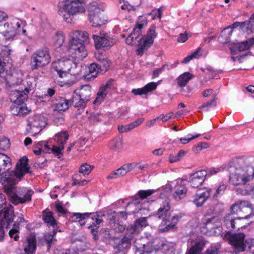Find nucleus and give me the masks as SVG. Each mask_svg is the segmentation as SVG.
<instances>
[{"instance_id":"nucleus-1","label":"nucleus","mask_w":254,"mask_h":254,"mask_svg":"<svg viewBox=\"0 0 254 254\" xmlns=\"http://www.w3.org/2000/svg\"><path fill=\"white\" fill-rule=\"evenodd\" d=\"M250 158L247 156L234 157L228 165L224 164L218 168H211L209 171L202 169L196 171L190 175L200 173L202 175H212L221 172H227L230 175H254V167L250 165Z\"/></svg>"},{"instance_id":"nucleus-2","label":"nucleus","mask_w":254,"mask_h":254,"mask_svg":"<svg viewBox=\"0 0 254 254\" xmlns=\"http://www.w3.org/2000/svg\"><path fill=\"white\" fill-rule=\"evenodd\" d=\"M23 176H0V183L10 201L14 205L24 203L31 200L34 191L27 188H17L15 185Z\"/></svg>"},{"instance_id":"nucleus-3","label":"nucleus","mask_w":254,"mask_h":254,"mask_svg":"<svg viewBox=\"0 0 254 254\" xmlns=\"http://www.w3.org/2000/svg\"><path fill=\"white\" fill-rule=\"evenodd\" d=\"M144 26V23L137 24L132 32L126 39V43L129 45L132 46L136 44V41L139 43L140 46L138 50L139 55L142 54L145 49L151 46L153 43L154 38L156 37V27L153 25L150 27L146 36L138 39L139 36L142 35L141 30Z\"/></svg>"},{"instance_id":"nucleus-4","label":"nucleus","mask_w":254,"mask_h":254,"mask_svg":"<svg viewBox=\"0 0 254 254\" xmlns=\"http://www.w3.org/2000/svg\"><path fill=\"white\" fill-rule=\"evenodd\" d=\"M71 39L69 41L67 49L70 52L74 51L75 57L83 60L87 56L84 43H89V34L86 31L76 30L70 33Z\"/></svg>"},{"instance_id":"nucleus-5","label":"nucleus","mask_w":254,"mask_h":254,"mask_svg":"<svg viewBox=\"0 0 254 254\" xmlns=\"http://www.w3.org/2000/svg\"><path fill=\"white\" fill-rule=\"evenodd\" d=\"M170 206L168 201L162 202V205L158 209L153 218L161 219L162 222L159 225V231L164 232L174 228L179 220L182 218L181 213L170 215Z\"/></svg>"},{"instance_id":"nucleus-6","label":"nucleus","mask_w":254,"mask_h":254,"mask_svg":"<svg viewBox=\"0 0 254 254\" xmlns=\"http://www.w3.org/2000/svg\"><path fill=\"white\" fill-rule=\"evenodd\" d=\"M25 90L26 93L22 90H15L10 93V100L13 102L10 107V111L14 115L21 116L28 114L30 111L24 104L25 101L28 98L29 90L27 88Z\"/></svg>"},{"instance_id":"nucleus-7","label":"nucleus","mask_w":254,"mask_h":254,"mask_svg":"<svg viewBox=\"0 0 254 254\" xmlns=\"http://www.w3.org/2000/svg\"><path fill=\"white\" fill-rule=\"evenodd\" d=\"M83 0H65L59 5V14L67 23L71 21V16L79 12L85 11L82 6Z\"/></svg>"},{"instance_id":"nucleus-8","label":"nucleus","mask_w":254,"mask_h":254,"mask_svg":"<svg viewBox=\"0 0 254 254\" xmlns=\"http://www.w3.org/2000/svg\"><path fill=\"white\" fill-rule=\"evenodd\" d=\"M13 207L11 205L6 206V200L4 194L0 193V240L4 236L3 228H7L13 221Z\"/></svg>"},{"instance_id":"nucleus-9","label":"nucleus","mask_w":254,"mask_h":254,"mask_svg":"<svg viewBox=\"0 0 254 254\" xmlns=\"http://www.w3.org/2000/svg\"><path fill=\"white\" fill-rule=\"evenodd\" d=\"M51 61V56L48 48H43L34 52L30 58V66L32 70L47 65Z\"/></svg>"},{"instance_id":"nucleus-10","label":"nucleus","mask_w":254,"mask_h":254,"mask_svg":"<svg viewBox=\"0 0 254 254\" xmlns=\"http://www.w3.org/2000/svg\"><path fill=\"white\" fill-rule=\"evenodd\" d=\"M89 11V20L93 26L98 27L105 24L106 20L102 8L93 5L90 6Z\"/></svg>"},{"instance_id":"nucleus-11","label":"nucleus","mask_w":254,"mask_h":254,"mask_svg":"<svg viewBox=\"0 0 254 254\" xmlns=\"http://www.w3.org/2000/svg\"><path fill=\"white\" fill-rule=\"evenodd\" d=\"M253 212L252 204L247 201H239L231 206V213L240 216H245L247 215L250 216Z\"/></svg>"},{"instance_id":"nucleus-12","label":"nucleus","mask_w":254,"mask_h":254,"mask_svg":"<svg viewBox=\"0 0 254 254\" xmlns=\"http://www.w3.org/2000/svg\"><path fill=\"white\" fill-rule=\"evenodd\" d=\"M250 218L249 215L245 216H240L238 218H233L230 214H226L224 217V221L227 228L229 229H234L240 228L245 227L247 222H244L245 220Z\"/></svg>"},{"instance_id":"nucleus-13","label":"nucleus","mask_w":254,"mask_h":254,"mask_svg":"<svg viewBox=\"0 0 254 254\" xmlns=\"http://www.w3.org/2000/svg\"><path fill=\"white\" fill-rule=\"evenodd\" d=\"M72 64V60H59L53 63V67L57 72L60 77H63L69 73L70 66Z\"/></svg>"},{"instance_id":"nucleus-14","label":"nucleus","mask_w":254,"mask_h":254,"mask_svg":"<svg viewBox=\"0 0 254 254\" xmlns=\"http://www.w3.org/2000/svg\"><path fill=\"white\" fill-rule=\"evenodd\" d=\"M92 38L96 49L111 47L115 43L112 38L105 33H100V35L93 34Z\"/></svg>"},{"instance_id":"nucleus-15","label":"nucleus","mask_w":254,"mask_h":254,"mask_svg":"<svg viewBox=\"0 0 254 254\" xmlns=\"http://www.w3.org/2000/svg\"><path fill=\"white\" fill-rule=\"evenodd\" d=\"M28 160V157L26 156L21 157L16 163L14 170L9 172V175H25L31 173Z\"/></svg>"},{"instance_id":"nucleus-16","label":"nucleus","mask_w":254,"mask_h":254,"mask_svg":"<svg viewBox=\"0 0 254 254\" xmlns=\"http://www.w3.org/2000/svg\"><path fill=\"white\" fill-rule=\"evenodd\" d=\"M245 235L243 233H237L233 235L230 238V243L234 247L236 252L245 251L247 241L245 242Z\"/></svg>"},{"instance_id":"nucleus-17","label":"nucleus","mask_w":254,"mask_h":254,"mask_svg":"<svg viewBox=\"0 0 254 254\" xmlns=\"http://www.w3.org/2000/svg\"><path fill=\"white\" fill-rule=\"evenodd\" d=\"M205 243V241L201 237L191 236L188 240V246L190 247L189 249L200 254L203 250Z\"/></svg>"},{"instance_id":"nucleus-18","label":"nucleus","mask_w":254,"mask_h":254,"mask_svg":"<svg viewBox=\"0 0 254 254\" xmlns=\"http://www.w3.org/2000/svg\"><path fill=\"white\" fill-rule=\"evenodd\" d=\"M157 241L154 243L148 242L146 244L139 243L138 241L135 242V246L136 247L137 251L140 254H148L153 252H157L159 249L156 245Z\"/></svg>"},{"instance_id":"nucleus-19","label":"nucleus","mask_w":254,"mask_h":254,"mask_svg":"<svg viewBox=\"0 0 254 254\" xmlns=\"http://www.w3.org/2000/svg\"><path fill=\"white\" fill-rule=\"evenodd\" d=\"M154 215L152 217H141L136 220L133 225H130L128 226L127 228V231L128 233H130L131 235L139 233L142 228L148 225L147 219L148 218H153Z\"/></svg>"},{"instance_id":"nucleus-20","label":"nucleus","mask_w":254,"mask_h":254,"mask_svg":"<svg viewBox=\"0 0 254 254\" xmlns=\"http://www.w3.org/2000/svg\"><path fill=\"white\" fill-rule=\"evenodd\" d=\"M253 176H230V181L234 186H241L247 189V183L252 180Z\"/></svg>"},{"instance_id":"nucleus-21","label":"nucleus","mask_w":254,"mask_h":254,"mask_svg":"<svg viewBox=\"0 0 254 254\" xmlns=\"http://www.w3.org/2000/svg\"><path fill=\"white\" fill-rule=\"evenodd\" d=\"M114 80L111 79L107 82L106 84L100 88L99 91L97 94V97L93 103H100L106 97L109 90L112 88Z\"/></svg>"},{"instance_id":"nucleus-22","label":"nucleus","mask_w":254,"mask_h":254,"mask_svg":"<svg viewBox=\"0 0 254 254\" xmlns=\"http://www.w3.org/2000/svg\"><path fill=\"white\" fill-rule=\"evenodd\" d=\"M211 190L207 189L203 192H197L194 195L193 202L197 206H201L209 197Z\"/></svg>"},{"instance_id":"nucleus-23","label":"nucleus","mask_w":254,"mask_h":254,"mask_svg":"<svg viewBox=\"0 0 254 254\" xmlns=\"http://www.w3.org/2000/svg\"><path fill=\"white\" fill-rule=\"evenodd\" d=\"M36 248V240L35 235H31L26 238L24 251L26 254H33Z\"/></svg>"},{"instance_id":"nucleus-24","label":"nucleus","mask_w":254,"mask_h":254,"mask_svg":"<svg viewBox=\"0 0 254 254\" xmlns=\"http://www.w3.org/2000/svg\"><path fill=\"white\" fill-rule=\"evenodd\" d=\"M10 158L6 155L0 153V175L8 172L11 166Z\"/></svg>"},{"instance_id":"nucleus-25","label":"nucleus","mask_w":254,"mask_h":254,"mask_svg":"<svg viewBox=\"0 0 254 254\" xmlns=\"http://www.w3.org/2000/svg\"><path fill=\"white\" fill-rule=\"evenodd\" d=\"M77 95L84 101L86 104L90 100L91 95V87L89 85L81 86Z\"/></svg>"},{"instance_id":"nucleus-26","label":"nucleus","mask_w":254,"mask_h":254,"mask_svg":"<svg viewBox=\"0 0 254 254\" xmlns=\"http://www.w3.org/2000/svg\"><path fill=\"white\" fill-rule=\"evenodd\" d=\"M157 86L156 83L152 82L146 84L142 88L134 89L132 90V93L135 95H146L148 92L155 90Z\"/></svg>"},{"instance_id":"nucleus-27","label":"nucleus","mask_w":254,"mask_h":254,"mask_svg":"<svg viewBox=\"0 0 254 254\" xmlns=\"http://www.w3.org/2000/svg\"><path fill=\"white\" fill-rule=\"evenodd\" d=\"M159 249L164 254H174L175 244L171 242L163 243V242H157L156 245Z\"/></svg>"},{"instance_id":"nucleus-28","label":"nucleus","mask_w":254,"mask_h":254,"mask_svg":"<svg viewBox=\"0 0 254 254\" xmlns=\"http://www.w3.org/2000/svg\"><path fill=\"white\" fill-rule=\"evenodd\" d=\"M6 28L4 34V37L6 40L10 41L13 39V37L16 35L17 30L14 27L12 24L6 22L4 25Z\"/></svg>"},{"instance_id":"nucleus-29","label":"nucleus","mask_w":254,"mask_h":254,"mask_svg":"<svg viewBox=\"0 0 254 254\" xmlns=\"http://www.w3.org/2000/svg\"><path fill=\"white\" fill-rule=\"evenodd\" d=\"M76 90L74 92L72 98L69 99V105L73 106L74 107H81L84 108L86 104L82 99L77 95L76 92Z\"/></svg>"},{"instance_id":"nucleus-30","label":"nucleus","mask_w":254,"mask_h":254,"mask_svg":"<svg viewBox=\"0 0 254 254\" xmlns=\"http://www.w3.org/2000/svg\"><path fill=\"white\" fill-rule=\"evenodd\" d=\"M132 238L131 235H125L118 243V248L119 250L124 251L129 249L131 246Z\"/></svg>"},{"instance_id":"nucleus-31","label":"nucleus","mask_w":254,"mask_h":254,"mask_svg":"<svg viewBox=\"0 0 254 254\" xmlns=\"http://www.w3.org/2000/svg\"><path fill=\"white\" fill-rule=\"evenodd\" d=\"M69 101L68 99L65 98H61L58 103H56L53 106V111L58 112L61 111H65L68 109L69 107Z\"/></svg>"},{"instance_id":"nucleus-32","label":"nucleus","mask_w":254,"mask_h":254,"mask_svg":"<svg viewBox=\"0 0 254 254\" xmlns=\"http://www.w3.org/2000/svg\"><path fill=\"white\" fill-rule=\"evenodd\" d=\"M88 70L89 73L86 75L85 78L90 80H93L99 73L102 72L97 64L94 63L90 64Z\"/></svg>"},{"instance_id":"nucleus-33","label":"nucleus","mask_w":254,"mask_h":254,"mask_svg":"<svg viewBox=\"0 0 254 254\" xmlns=\"http://www.w3.org/2000/svg\"><path fill=\"white\" fill-rule=\"evenodd\" d=\"M91 213H74L71 218L73 221L78 222L80 225H85L86 222L89 221Z\"/></svg>"},{"instance_id":"nucleus-34","label":"nucleus","mask_w":254,"mask_h":254,"mask_svg":"<svg viewBox=\"0 0 254 254\" xmlns=\"http://www.w3.org/2000/svg\"><path fill=\"white\" fill-rule=\"evenodd\" d=\"M254 45V38H251L246 41L236 43L235 46L238 48V51L243 52L249 49Z\"/></svg>"},{"instance_id":"nucleus-35","label":"nucleus","mask_w":254,"mask_h":254,"mask_svg":"<svg viewBox=\"0 0 254 254\" xmlns=\"http://www.w3.org/2000/svg\"><path fill=\"white\" fill-rule=\"evenodd\" d=\"M82 63L72 60V64L70 66L69 74L73 75H78L82 71Z\"/></svg>"},{"instance_id":"nucleus-36","label":"nucleus","mask_w":254,"mask_h":254,"mask_svg":"<svg viewBox=\"0 0 254 254\" xmlns=\"http://www.w3.org/2000/svg\"><path fill=\"white\" fill-rule=\"evenodd\" d=\"M192 75L189 72H185L180 75L176 79L179 86L185 87L191 78Z\"/></svg>"},{"instance_id":"nucleus-37","label":"nucleus","mask_w":254,"mask_h":254,"mask_svg":"<svg viewBox=\"0 0 254 254\" xmlns=\"http://www.w3.org/2000/svg\"><path fill=\"white\" fill-rule=\"evenodd\" d=\"M187 192V189L185 187L180 186L173 193V197L176 200L179 201L185 197Z\"/></svg>"},{"instance_id":"nucleus-38","label":"nucleus","mask_w":254,"mask_h":254,"mask_svg":"<svg viewBox=\"0 0 254 254\" xmlns=\"http://www.w3.org/2000/svg\"><path fill=\"white\" fill-rule=\"evenodd\" d=\"M205 179V176H192L190 183L193 188H197L201 186Z\"/></svg>"},{"instance_id":"nucleus-39","label":"nucleus","mask_w":254,"mask_h":254,"mask_svg":"<svg viewBox=\"0 0 254 254\" xmlns=\"http://www.w3.org/2000/svg\"><path fill=\"white\" fill-rule=\"evenodd\" d=\"M227 29L225 28L221 33L218 39L220 43L227 44L230 41V37L232 35V31L227 32Z\"/></svg>"},{"instance_id":"nucleus-40","label":"nucleus","mask_w":254,"mask_h":254,"mask_svg":"<svg viewBox=\"0 0 254 254\" xmlns=\"http://www.w3.org/2000/svg\"><path fill=\"white\" fill-rule=\"evenodd\" d=\"M68 138V134L67 132L63 131L56 134L55 136V140L60 143L61 145L64 146Z\"/></svg>"},{"instance_id":"nucleus-41","label":"nucleus","mask_w":254,"mask_h":254,"mask_svg":"<svg viewBox=\"0 0 254 254\" xmlns=\"http://www.w3.org/2000/svg\"><path fill=\"white\" fill-rule=\"evenodd\" d=\"M94 168V166L93 165H91L86 163H83L80 166L79 172L84 175H89Z\"/></svg>"},{"instance_id":"nucleus-42","label":"nucleus","mask_w":254,"mask_h":254,"mask_svg":"<svg viewBox=\"0 0 254 254\" xmlns=\"http://www.w3.org/2000/svg\"><path fill=\"white\" fill-rule=\"evenodd\" d=\"M90 220H92V225L98 228L103 224V220L97 213H91Z\"/></svg>"},{"instance_id":"nucleus-43","label":"nucleus","mask_w":254,"mask_h":254,"mask_svg":"<svg viewBox=\"0 0 254 254\" xmlns=\"http://www.w3.org/2000/svg\"><path fill=\"white\" fill-rule=\"evenodd\" d=\"M102 73L106 72L110 66V62L106 58H102V61L97 64Z\"/></svg>"},{"instance_id":"nucleus-44","label":"nucleus","mask_w":254,"mask_h":254,"mask_svg":"<svg viewBox=\"0 0 254 254\" xmlns=\"http://www.w3.org/2000/svg\"><path fill=\"white\" fill-rule=\"evenodd\" d=\"M122 141L120 138H115L111 140L109 144V147L112 150H118L122 147Z\"/></svg>"},{"instance_id":"nucleus-45","label":"nucleus","mask_w":254,"mask_h":254,"mask_svg":"<svg viewBox=\"0 0 254 254\" xmlns=\"http://www.w3.org/2000/svg\"><path fill=\"white\" fill-rule=\"evenodd\" d=\"M43 219L48 225L54 226L56 225V221L52 216V213L50 211L43 216Z\"/></svg>"},{"instance_id":"nucleus-46","label":"nucleus","mask_w":254,"mask_h":254,"mask_svg":"<svg viewBox=\"0 0 254 254\" xmlns=\"http://www.w3.org/2000/svg\"><path fill=\"white\" fill-rule=\"evenodd\" d=\"M76 246L78 251H83L89 248V245L85 239L76 241Z\"/></svg>"},{"instance_id":"nucleus-47","label":"nucleus","mask_w":254,"mask_h":254,"mask_svg":"<svg viewBox=\"0 0 254 254\" xmlns=\"http://www.w3.org/2000/svg\"><path fill=\"white\" fill-rule=\"evenodd\" d=\"M64 36L61 32H58L56 33L54 37V39L58 46H61L64 41Z\"/></svg>"},{"instance_id":"nucleus-48","label":"nucleus","mask_w":254,"mask_h":254,"mask_svg":"<svg viewBox=\"0 0 254 254\" xmlns=\"http://www.w3.org/2000/svg\"><path fill=\"white\" fill-rule=\"evenodd\" d=\"M18 231V226H17V224H14L12 229L9 231L10 237L13 238L15 241H17L19 238V236L17 234Z\"/></svg>"},{"instance_id":"nucleus-49","label":"nucleus","mask_w":254,"mask_h":254,"mask_svg":"<svg viewBox=\"0 0 254 254\" xmlns=\"http://www.w3.org/2000/svg\"><path fill=\"white\" fill-rule=\"evenodd\" d=\"M155 192L154 190H140L138 192V194L140 198L142 199L146 198L147 197L151 195Z\"/></svg>"},{"instance_id":"nucleus-50","label":"nucleus","mask_w":254,"mask_h":254,"mask_svg":"<svg viewBox=\"0 0 254 254\" xmlns=\"http://www.w3.org/2000/svg\"><path fill=\"white\" fill-rule=\"evenodd\" d=\"M216 100V95H214L213 96V99L211 100L206 102L204 103L199 108L200 109H203L205 108H208L209 107H212V106H216V103L215 101Z\"/></svg>"},{"instance_id":"nucleus-51","label":"nucleus","mask_w":254,"mask_h":254,"mask_svg":"<svg viewBox=\"0 0 254 254\" xmlns=\"http://www.w3.org/2000/svg\"><path fill=\"white\" fill-rule=\"evenodd\" d=\"M136 202H131L128 204L126 209L128 210L129 213H134L137 212L138 210L140 209V208H136Z\"/></svg>"},{"instance_id":"nucleus-52","label":"nucleus","mask_w":254,"mask_h":254,"mask_svg":"<svg viewBox=\"0 0 254 254\" xmlns=\"http://www.w3.org/2000/svg\"><path fill=\"white\" fill-rule=\"evenodd\" d=\"M113 228L118 232H122L125 229V226L122 224L117 223L115 221L111 223Z\"/></svg>"},{"instance_id":"nucleus-53","label":"nucleus","mask_w":254,"mask_h":254,"mask_svg":"<svg viewBox=\"0 0 254 254\" xmlns=\"http://www.w3.org/2000/svg\"><path fill=\"white\" fill-rule=\"evenodd\" d=\"M64 146L60 145L59 146H53L51 148L52 152L55 155L58 156L60 158V155H62V151L64 149Z\"/></svg>"},{"instance_id":"nucleus-54","label":"nucleus","mask_w":254,"mask_h":254,"mask_svg":"<svg viewBox=\"0 0 254 254\" xmlns=\"http://www.w3.org/2000/svg\"><path fill=\"white\" fill-rule=\"evenodd\" d=\"M123 167L124 168V169L125 170L126 174L130 173L131 170H132L134 168H135L136 166V164L135 163H128V164H125L123 165Z\"/></svg>"},{"instance_id":"nucleus-55","label":"nucleus","mask_w":254,"mask_h":254,"mask_svg":"<svg viewBox=\"0 0 254 254\" xmlns=\"http://www.w3.org/2000/svg\"><path fill=\"white\" fill-rule=\"evenodd\" d=\"M142 122L143 119L140 118L128 125H127L128 131H130L132 129L140 125L142 123Z\"/></svg>"},{"instance_id":"nucleus-56","label":"nucleus","mask_w":254,"mask_h":254,"mask_svg":"<svg viewBox=\"0 0 254 254\" xmlns=\"http://www.w3.org/2000/svg\"><path fill=\"white\" fill-rule=\"evenodd\" d=\"M200 135V134H197L194 135L193 136H191V135L189 134L188 135L189 137L188 138H181L180 139V141L183 144H187V143H189L190 141L192 139H195V138L199 137Z\"/></svg>"},{"instance_id":"nucleus-57","label":"nucleus","mask_w":254,"mask_h":254,"mask_svg":"<svg viewBox=\"0 0 254 254\" xmlns=\"http://www.w3.org/2000/svg\"><path fill=\"white\" fill-rule=\"evenodd\" d=\"M226 188V186L225 184H222L219 186L218 189L216 190V192L214 195V197H218L220 195H222L224 192L225 189Z\"/></svg>"},{"instance_id":"nucleus-58","label":"nucleus","mask_w":254,"mask_h":254,"mask_svg":"<svg viewBox=\"0 0 254 254\" xmlns=\"http://www.w3.org/2000/svg\"><path fill=\"white\" fill-rule=\"evenodd\" d=\"M207 147L208 144L207 143L201 142L193 148V151L194 153H197L203 148H206Z\"/></svg>"},{"instance_id":"nucleus-59","label":"nucleus","mask_w":254,"mask_h":254,"mask_svg":"<svg viewBox=\"0 0 254 254\" xmlns=\"http://www.w3.org/2000/svg\"><path fill=\"white\" fill-rule=\"evenodd\" d=\"M243 24H246V26L249 28H254V13L251 16L249 20L243 22Z\"/></svg>"},{"instance_id":"nucleus-60","label":"nucleus","mask_w":254,"mask_h":254,"mask_svg":"<svg viewBox=\"0 0 254 254\" xmlns=\"http://www.w3.org/2000/svg\"><path fill=\"white\" fill-rule=\"evenodd\" d=\"M10 143L9 139L6 137H3L2 140L0 141V147L2 149H5L9 148Z\"/></svg>"},{"instance_id":"nucleus-61","label":"nucleus","mask_w":254,"mask_h":254,"mask_svg":"<svg viewBox=\"0 0 254 254\" xmlns=\"http://www.w3.org/2000/svg\"><path fill=\"white\" fill-rule=\"evenodd\" d=\"M204 254H219V249L216 247H211L207 249Z\"/></svg>"},{"instance_id":"nucleus-62","label":"nucleus","mask_w":254,"mask_h":254,"mask_svg":"<svg viewBox=\"0 0 254 254\" xmlns=\"http://www.w3.org/2000/svg\"><path fill=\"white\" fill-rule=\"evenodd\" d=\"M56 234V232L55 231H53V234H48L45 236V239L46 241L48 246V248H49L50 247L51 243H52L54 235Z\"/></svg>"},{"instance_id":"nucleus-63","label":"nucleus","mask_w":254,"mask_h":254,"mask_svg":"<svg viewBox=\"0 0 254 254\" xmlns=\"http://www.w3.org/2000/svg\"><path fill=\"white\" fill-rule=\"evenodd\" d=\"M172 187L170 185H167L163 189L162 194L165 196L169 195L171 192Z\"/></svg>"},{"instance_id":"nucleus-64","label":"nucleus","mask_w":254,"mask_h":254,"mask_svg":"<svg viewBox=\"0 0 254 254\" xmlns=\"http://www.w3.org/2000/svg\"><path fill=\"white\" fill-rule=\"evenodd\" d=\"M242 193L244 195L252 194L254 197V187H250L249 189L242 190Z\"/></svg>"}]
</instances>
